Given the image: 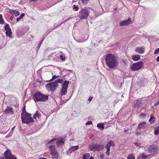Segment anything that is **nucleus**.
Listing matches in <instances>:
<instances>
[{
    "mask_svg": "<svg viewBox=\"0 0 159 159\" xmlns=\"http://www.w3.org/2000/svg\"><path fill=\"white\" fill-rule=\"evenodd\" d=\"M105 60L107 65L110 69L115 68L118 63L115 56L112 54L107 55L106 57Z\"/></svg>",
    "mask_w": 159,
    "mask_h": 159,
    "instance_id": "nucleus-1",
    "label": "nucleus"
},
{
    "mask_svg": "<svg viewBox=\"0 0 159 159\" xmlns=\"http://www.w3.org/2000/svg\"><path fill=\"white\" fill-rule=\"evenodd\" d=\"M56 140V138L53 139L48 143V149L50 152L51 154L52 155L53 159H57L58 158V153L56 151L55 146V142Z\"/></svg>",
    "mask_w": 159,
    "mask_h": 159,
    "instance_id": "nucleus-2",
    "label": "nucleus"
},
{
    "mask_svg": "<svg viewBox=\"0 0 159 159\" xmlns=\"http://www.w3.org/2000/svg\"><path fill=\"white\" fill-rule=\"evenodd\" d=\"M63 81L62 79H58L52 83H50L47 84L45 87L47 90L51 92L54 91L58 86V83H61Z\"/></svg>",
    "mask_w": 159,
    "mask_h": 159,
    "instance_id": "nucleus-3",
    "label": "nucleus"
},
{
    "mask_svg": "<svg viewBox=\"0 0 159 159\" xmlns=\"http://www.w3.org/2000/svg\"><path fill=\"white\" fill-rule=\"evenodd\" d=\"M34 101L36 102H45L48 99V96L38 92L33 96Z\"/></svg>",
    "mask_w": 159,
    "mask_h": 159,
    "instance_id": "nucleus-4",
    "label": "nucleus"
},
{
    "mask_svg": "<svg viewBox=\"0 0 159 159\" xmlns=\"http://www.w3.org/2000/svg\"><path fill=\"white\" fill-rule=\"evenodd\" d=\"M22 123L23 124H29L33 122V119L31 116V114L28 113L25 114L21 116Z\"/></svg>",
    "mask_w": 159,
    "mask_h": 159,
    "instance_id": "nucleus-5",
    "label": "nucleus"
},
{
    "mask_svg": "<svg viewBox=\"0 0 159 159\" xmlns=\"http://www.w3.org/2000/svg\"><path fill=\"white\" fill-rule=\"evenodd\" d=\"M89 12L87 9H82L79 12L78 16L81 20L86 19L89 15Z\"/></svg>",
    "mask_w": 159,
    "mask_h": 159,
    "instance_id": "nucleus-6",
    "label": "nucleus"
},
{
    "mask_svg": "<svg viewBox=\"0 0 159 159\" xmlns=\"http://www.w3.org/2000/svg\"><path fill=\"white\" fill-rule=\"evenodd\" d=\"M103 148L104 145L102 144L92 143L89 145V148L91 151H99L102 150Z\"/></svg>",
    "mask_w": 159,
    "mask_h": 159,
    "instance_id": "nucleus-7",
    "label": "nucleus"
},
{
    "mask_svg": "<svg viewBox=\"0 0 159 159\" xmlns=\"http://www.w3.org/2000/svg\"><path fill=\"white\" fill-rule=\"evenodd\" d=\"M69 81H64L61 85V96L66 94L67 93V89Z\"/></svg>",
    "mask_w": 159,
    "mask_h": 159,
    "instance_id": "nucleus-8",
    "label": "nucleus"
},
{
    "mask_svg": "<svg viewBox=\"0 0 159 159\" xmlns=\"http://www.w3.org/2000/svg\"><path fill=\"white\" fill-rule=\"evenodd\" d=\"M143 62L141 61L134 64L131 66V68L132 70L136 71L140 70L143 66Z\"/></svg>",
    "mask_w": 159,
    "mask_h": 159,
    "instance_id": "nucleus-9",
    "label": "nucleus"
},
{
    "mask_svg": "<svg viewBox=\"0 0 159 159\" xmlns=\"http://www.w3.org/2000/svg\"><path fill=\"white\" fill-rule=\"evenodd\" d=\"M5 159H16V157L11 154V152L9 150L6 151L4 153Z\"/></svg>",
    "mask_w": 159,
    "mask_h": 159,
    "instance_id": "nucleus-10",
    "label": "nucleus"
},
{
    "mask_svg": "<svg viewBox=\"0 0 159 159\" xmlns=\"http://www.w3.org/2000/svg\"><path fill=\"white\" fill-rule=\"evenodd\" d=\"M5 30L6 31V35L9 37H11L12 33L11 31V30L10 28L9 25L8 24L6 23L4 27Z\"/></svg>",
    "mask_w": 159,
    "mask_h": 159,
    "instance_id": "nucleus-11",
    "label": "nucleus"
},
{
    "mask_svg": "<svg viewBox=\"0 0 159 159\" xmlns=\"http://www.w3.org/2000/svg\"><path fill=\"white\" fill-rule=\"evenodd\" d=\"M148 150L149 153H153L157 152L158 147L155 145H151L148 148Z\"/></svg>",
    "mask_w": 159,
    "mask_h": 159,
    "instance_id": "nucleus-12",
    "label": "nucleus"
},
{
    "mask_svg": "<svg viewBox=\"0 0 159 159\" xmlns=\"http://www.w3.org/2000/svg\"><path fill=\"white\" fill-rule=\"evenodd\" d=\"M131 20L130 18H129L127 20L122 21L120 23V25L121 26H123L125 25H128L131 24Z\"/></svg>",
    "mask_w": 159,
    "mask_h": 159,
    "instance_id": "nucleus-13",
    "label": "nucleus"
},
{
    "mask_svg": "<svg viewBox=\"0 0 159 159\" xmlns=\"http://www.w3.org/2000/svg\"><path fill=\"white\" fill-rule=\"evenodd\" d=\"M145 48L143 47H137L135 50V51L137 53L139 54H143L145 51Z\"/></svg>",
    "mask_w": 159,
    "mask_h": 159,
    "instance_id": "nucleus-14",
    "label": "nucleus"
},
{
    "mask_svg": "<svg viewBox=\"0 0 159 159\" xmlns=\"http://www.w3.org/2000/svg\"><path fill=\"white\" fill-rule=\"evenodd\" d=\"M79 148V146L77 145L74 146L70 148L67 151V153L70 154L71 153L77 150Z\"/></svg>",
    "mask_w": 159,
    "mask_h": 159,
    "instance_id": "nucleus-15",
    "label": "nucleus"
},
{
    "mask_svg": "<svg viewBox=\"0 0 159 159\" xmlns=\"http://www.w3.org/2000/svg\"><path fill=\"white\" fill-rule=\"evenodd\" d=\"M5 112L6 114H12L13 113L12 108L10 106H8L5 109Z\"/></svg>",
    "mask_w": 159,
    "mask_h": 159,
    "instance_id": "nucleus-16",
    "label": "nucleus"
},
{
    "mask_svg": "<svg viewBox=\"0 0 159 159\" xmlns=\"http://www.w3.org/2000/svg\"><path fill=\"white\" fill-rule=\"evenodd\" d=\"M115 146V144L113 141H110L107 144L106 148L107 149H110L111 146L114 147Z\"/></svg>",
    "mask_w": 159,
    "mask_h": 159,
    "instance_id": "nucleus-17",
    "label": "nucleus"
},
{
    "mask_svg": "<svg viewBox=\"0 0 159 159\" xmlns=\"http://www.w3.org/2000/svg\"><path fill=\"white\" fill-rule=\"evenodd\" d=\"M41 116L40 113L39 112V111H37L34 114L33 118L35 120H37V119H39L40 117Z\"/></svg>",
    "mask_w": 159,
    "mask_h": 159,
    "instance_id": "nucleus-18",
    "label": "nucleus"
},
{
    "mask_svg": "<svg viewBox=\"0 0 159 159\" xmlns=\"http://www.w3.org/2000/svg\"><path fill=\"white\" fill-rule=\"evenodd\" d=\"M142 103L141 100L139 99L137 100V102L134 105V107H137L138 106L141 105Z\"/></svg>",
    "mask_w": 159,
    "mask_h": 159,
    "instance_id": "nucleus-19",
    "label": "nucleus"
},
{
    "mask_svg": "<svg viewBox=\"0 0 159 159\" xmlns=\"http://www.w3.org/2000/svg\"><path fill=\"white\" fill-rule=\"evenodd\" d=\"M132 58L134 61H137L140 59V57L138 55H134L132 56Z\"/></svg>",
    "mask_w": 159,
    "mask_h": 159,
    "instance_id": "nucleus-20",
    "label": "nucleus"
},
{
    "mask_svg": "<svg viewBox=\"0 0 159 159\" xmlns=\"http://www.w3.org/2000/svg\"><path fill=\"white\" fill-rule=\"evenodd\" d=\"M146 123L145 122H143L140 123L138 125V128L140 129L143 128V127H144L146 126Z\"/></svg>",
    "mask_w": 159,
    "mask_h": 159,
    "instance_id": "nucleus-21",
    "label": "nucleus"
},
{
    "mask_svg": "<svg viewBox=\"0 0 159 159\" xmlns=\"http://www.w3.org/2000/svg\"><path fill=\"white\" fill-rule=\"evenodd\" d=\"M154 133L156 135L159 134V125L155 128Z\"/></svg>",
    "mask_w": 159,
    "mask_h": 159,
    "instance_id": "nucleus-22",
    "label": "nucleus"
},
{
    "mask_svg": "<svg viewBox=\"0 0 159 159\" xmlns=\"http://www.w3.org/2000/svg\"><path fill=\"white\" fill-rule=\"evenodd\" d=\"M97 127L101 129H104V127L103 124L102 123H99L97 125Z\"/></svg>",
    "mask_w": 159,
    "mask_h": 159,
    "instance_id": "nucleus-23",
    "label": "nucleus"
},
{
    "mask_svg": "<svg viewBox=\"0 0 159 159\" xmlns=\"http://www.w3.org/2000/svg\"><path fill=\"white\" fill-rule=\"evenodd\" d=\"M56 143L58 146H61L64 144V142L62 140L57 141Z\"/></svg>",
    "mask_w": 159,
    "mask_h": 159,
    "instance_id": "nucleus-24",
    "label": "nucleus"
},
{
    "mask_svg": "<svg viewBox=\"0 0 159 159\" xmlns=\"http://www.w3.org/2000/svg\"><path fill=\"white\" fill-rule=\"evenodd\" d=\"M90 156V154L89 153H86L83 156V159H88Z\"/></svg>",
    "mask_w": 159,
    "mask_h": 159,
    "instance_id": "nucleus-25",
    "label": "nucleus"
},
{
    "mask_svg": "<svg viewBox=\"0 0 159 159\" xmlns=\"http://www.w3.org/2000/svg\"><path fill=\"white\" fill-rule=\"evenodd\" d=\"M149 121L150 122H151V124H153L154 123L155 121V118L154 116H152V115H151V116L149 119Z\"/></svg>",
    "mask_w": 159,
    "mask_h": 159,
    "instance_id": "nucleus-26",
    "label": "nucleus"
},
{
    "mask_svg": "<svg viewBox=\"0 0 159 159\" xmlns=\"http://www.w3.org/2000/svg\"><path fill=\"white\" fill-rule=\"evenodd\" d=\"M88 1L89 0H80L79 3H80V2L83 5H86L88 3Z\"/></svg>",
    "mask_w": 159,
    "mask_h": 159,
    "instance_id": "nucleus-27",
    "label": "nucleus"
},
{
    "mask_svg": "<svg viewBox=\"0 0 159 159\" xmlns=\"http://www.w3.org/2000/svg\"><path fill=\"white\" fill-rule=\"evenodd\" d=\"M149 156L148 155H147L145 154L144 153H143L142 155L141 159H146Z\"/></svg>",
    "mask_w": 159,
    "mask_h": 159,
    "instance_id": "nucleus-28",
    "label": "nucleus"
},
{
    "mask_svg": "<svg viewBox=\"0 0 159 159\" xmlns=\"http://www.w3.org/2000/svg\"><path fill=\"white\" fill-rule=\"evenodd\" d=\"M4 23V20L2 18V16L0 14V24H3Z\"/></svg>",
    "mask_w": 159,
    "mask_h": 159,
    "instance_id": "nucleus-29",
    "label": "nucleus"
},
{
    "mask_svg": "<svg viewBox=\"0 0 159 159\" xmlns=\"http://www.w3.org/2000/svg\"><path fill=\"white\" fill-rule=\"evenodd\" d=\"M25 113L27 114L28 113L26 112L25 110V106H24V107L22 109L21 116H22V115L25 114Z\"/></svg>",
    "mask_w": 159,
    "mask_h": 159,
    "instance_id": "nucleus-30",
    "label": "nucleus"
},
{
    "mask_svg": "<svg viewBox=\"0 0 159 159\" xmlns=\"http://www.w3.org/2000/svg\"><path fill=\"white\" fill-rule=\"evenodd\" d=\"M134 144L135 146H136L139 148H141L140 143H139L137 142H135L134 143Z\"/></svg>",
    "mask_w": 159,
    "mask_h": 159,
    "instance_id": "nucleus-31",
    "label": "nucleus"
},
{
    "mask_svg": "<svg viewBox=\"0 0 159 159\" xmlns=\"http://www.w3.org/2000/svg\"><path fill=\"white\" fill-rule=\"evenodd\" d=\"M127 159H135V158L133 155L130 154L129 155Z\"/></svg>",
    "mask_w": 159,
    "mask_h": 159,
    "instance_id": "nucleus-32",
    "label": "nucleus"
},
{
    "mask_svg": "<svg viewBox=\"0 0 159 159\" xmlns=\"http://www.w3.org/2000/svg\"><path fill=\"white\" fill-rule=\"evenodd\" d=\"M73 9H75V10L77 11H78L79 10L78 7H77L76 5H73Z\"/></svg>",
    "mask_w": 159,
    "mask_h": 159,
    "instance_id": "nucleus-33",
    "label": "nucleus"
},
{
    "mask_svg": "<svg viewBox=\"0 0 159 159\" xmlns=\"http://www.w3.org/2000/svg\"><path fill=\"white\" fill-rule=\"evenodd\" d=\"M59 76V75L58 76H56L55 75H54L53 76L52 79H50V80L48 81H50L52 80H54L55 79H56V78L58 77Z\"/></svg>",
    "mask_w": 159,
    "mask_h": 159,
    "instance_id": "nucleus-34",
    "label": "nucleus"
},
{
    "mask_svg": "<svg viewBox=\"0 0 159 159\" xmlns=\"http://www.w3.org/2000/svg\"><path fill=\"white\" fill-rule=\"evenodd\" d=\"M15 10H10L9 11V13L12 15H13V14H14Z\"/></svg>",
    "mask_w": 159,
    "mask_h": 159,
    "instance_id": "nucleus-35",
    "label": "nucleus"
},
{
    "mask_svg": "<svg viewBox=\"0 0 159 159\" xmlns=\"http://www.w3.org/2000/svg\"><path fill=\"white\" fill-rule=\"evenodd\" d=\"M14 14L16 16L20 14V12L18 11L15 10Z\"/></svg>",
    "mask_w": 159,
    "mask_h": 159,
    "instance_id": "nucleus-36",
    "label": "nucleus"
},
{
    "mask_svg": "<svg viewBox=\"0 0 159 159\" xmlns=\"http://www.w3.org/2000/svg\"><path fill=\"white\" fill-rule=\"evenodd\" d=\"M158 53H159V48L158 49H157L154 52V54H157Z\"/></svg>",
    "mask_w": 159,
    "mask_h": 159,
    "instance_id": "nucleus-37",
    "label": "nucleus"
},
{
    "mask_svg": "<svg viewBox=\"0 0 159 159\" xmlns=\"http://www.w3.org/2000/svg\"><path fill=\"white\" fill-rule=\"evenodd\" d=\"M60 59L62 60H64L65 59V57L62 55H61L60 56Z\"/></svg>",
    "mask_w": 159,
    "mask_h": 159,
    "instance_id": "nucleus-38",
    "label": "nucleus"
},
{
    "mask_svg": "<svg viewBox=\"0 0 159 159\" xmlns=\"http://www.w3.org/2000/svg\"><path fill=\"white\" fill-rule=\"evenodd\" d=\"M107 149V151L106 152V153L108 156H109L110 153V149Z\"/></svg>",
    "mask_w": 159,
    "mask_h": 159,
    "instance_id": "nucleus-39",
    "label": "nucleus"
},
{
    "mask_svg": "<svg viewBox=\"0 0 159 159\" xmlns=\"http://www.w3.org/2000/svg\"><path fill=\"white\" fill-rule=\"evenodd\" d=\"M92 124V123L91 121H89L86 123V125H91Z\"/></svg>",
    "mask_w": 159,
    "mask_h": 159,
    "instance_id": "nucleus-40",
    "label": "nucleus"
},
{
    "mask_svg": "<svg viewBox=\"0 0 159 159\" xmlns=\"http://www.w3.org/2000/svg\"><path fill=\"white\" fill-rule=\"evenodd\" d=\"M25 16V13H22L20 15V17L21 19L24 16Z\"/></svg>",
    "mask_w": 159,
    "mask_h": 159,
    "instance_id": "nucleus-41",
    "label": "nucleus"
},
{
    "mask_svg": "<svg viewBox=\"0 0 159 159\" xmlns=\"http://www.w3.org/2000/svg\"><path fill=\"white\" fill-rule=\"evenodd\" d=\"M146 116V115L144 113H141L140 114V116L141 117H145Z\"/></svg>",
    "mask_w": 159,
    "mask_h": 159,
    "instance_id": "nucleus-42",
    "label": "nucleus"
},
{
    "mask_svg": "<svg viewBox=\"0 0 159 159\" xmlns=\"http://www.w3.org/2000/svg\"><path fill=\"white\" fill-rule=\"evenodd\" d=\"M104 157V155L103 154H101L100 156V157L101 159H102Z\"/></svg>",
    "mask_w": 159,
    "mask_h": 159,
    "instance_id": "nucleus-43",
    "label": "nucleus"
},
{
    "mask_svg": "<svg viewBox=\"0 0 159 159\" xmlns=\"http://www.w3.org/2000/svg\"><path fill=\"white\" fill-rule=\"evenodd\" d=\"M93 98L92 97H90L88 99V101H89V102H90V101H91L92 99Z\"/></svg>",
    "mask_w": 159,
    "mask_h": 159,
    "instance_id": "nucleus-44",
    "label": "nucleus"
},
{
    "mask_svg": "<svg viewBox=\"0 0 159 159\" xmlns=\"http://www.w3.org/2000/svg\"><path fill=\"white\" fill-rule=\"evenodd\" d=\"M43 39H44V38L42 40L41 42L40 43L39 45V47L40 46L42 43V42L43 41Z\"/></svg>",
    "mask_w": 159,
    "mask_h": 159,
    "instance_id": "nucleus-45",
    "label": "nucleus"
},
{
    "mask_svg": "<svg viewBox=\"0 0 159 159\" xmlns=\"http://www.w3.org/2000/svg\"><path fill=\"white\" fill-rule=\"evenodd\" d=\"M21 19L20 17H18V18H17V19H16V21L17 22H18Z\"/></svg>",
    "mask_w": 159,
    "mask_h": 159,
    "instance_id": "nucleus-46",
    "label": "nucleus"
},
{
    "mask_svg": "<svg viewBox=\"0 0 159 159\" xmlns=\"http://www.w3.org/2000/svg\"><path fill=\"white\" fill-rule=\"evenodd\" d=\"M13 15H12L11 16L10 19V20H13Z\"/></svg>",
    "mask_w": 159,
    "mask_h": 159,
    "instance_id": "nucleus-47",
    "label": "nucleus"
},
{
    "mask_svg": "<svg viewBox=\"0 0 159 159\" xmlns=\"http://www.w3.org/2000/svg\"><path fill=\"white\" fill-rule=\"evenodd\" d=\"M15 128V126L13 127L11 129V130L10 131V132L11 134H12L13 133V132L11 130Z\"/></svg>",
    "mask_w": 159,
    "mask_h": 159,
    "instance_id": "nucleus-48",
    "label": "nucleus"
},
{
    "mask_svg": "<svg viewBox=\"0 0 159 159\" xmlns=\"http://www.w3.org/2000/svg\"><path fill=\"white\" fill-rule=\"evenodd\" d=\"M157 62H159V56H158L157 58Z\"/></svg>",
    "mask_w": 159,
    "mask_h": 159,
    "instance_id": "nucleus-49",
    "label": "nucleus"
},
{
    "mask_svg": "<svg viewBox=\"0 0 159 159\" xmlns=\"http://www.w3.org/2000/svg\"><path fill=\"white\" fill-rule=\"evenodd\" d=\"M136 135L137 136L139 135V134H141V133L140 132H136Z\"/></svg>",
    "mask_w": 159,
    "mask_h": 159,
    "instance_id": "nucleus-50",
    "label": "nucleus"
},
{
    "mask_svg": "<svg viewBox=\"0 0 159 159\" xmlns=\"http://www.w3.org/2000/svg\"><path fill=\"white\" fill-rule=\"evenodd\" d=\"M159 102L158 101V102H157V103H156L155 104V106H157V105H158V104H159Z\"/></svg>",
    "mask_w": 159,
    "mask_h": 159,
    "instance_id": "nucleus-51",
    "label": "nucleus"
},
{
    "mask_svg": "<svg viewBox=\"0 0 159 159\" xmlns=\"http://www.w3.org/2000/svg\"><path fill=\"white\" fill-rule=\"evenodd\" d=\"M29 0L30 1L32 2H33V1H34H34H37V0Z\"/></svg>",
    "mask_w": 159,
    "mask_h": 159,
    "instance_id": "nucleus-52",
    "label": "nucleus"
},
{
    "mask_svg": "<svg viewBox=\"0 0 159 159\" xmlns=\"http://www.w3.org/2000/svg\"><path fill=\"white\" fill-rule=\"evenodd\" d=\"M128 130H129V129H125L124 132L125 133L126 132H127L128 131Z\"/></svg>",
    "mask_w": 159,
    "mask_h": 159,
    "instance_id": "nucleus-53",
    "label": "nucleus"
},
{
    "mask_svg": "<svg viewBox=\"0 0 159 159\" xmlns=\"http://www.w3.org/2000/svg\"><path fill=\"white\" fill-rule=\"evenodd\" d=\"M39 159H47L46 158H43V157H40Z\"/></svg>",
    "mask_w": 159,
    "mask_h": 159,
    "instance_id": "nucleus-54",
    "label": "nucleus"
},
{
    "mask_svg": "<svg viewBox=\"0 0 159 159\" xmlns=\"http://www.w3.org/2000/svg\"><path fill=\"white\" fill-rule=\"evenodd\" d=\"M89 159H94L92 157H90Z\"/></svg>",
    "mask_w": 159,
    "mask_h": 159,
    "instance_id": "nucleus-55",
    "label": "nucleus"
},
{
    "mask_svg": "<svg viewBox=\"0 0 159 159\" xmlns=\"http://www.w3.org/2000/svg\"><path fill=\"white\" fill-rule=\"evenodd\" d=\"M69 71L70 72H71L72 71V70H69Z\"/></svg>",
    "mask_w": 159,
    "mask_h": 159,
    "instance_id": "nucleus-56",
    "label": "nucleus"
},
{
    "mask_svg": "<svg viewBox=\"0 0 159 159\" xmlns=\"http://www.w3.org/2000/svg\"><path fill=\"white\" fill-rule=\"evenodd\" d=\"M0 159H4V158H0Z\"/></svg>",
    "mask_w": 159,
    "mask_h": 159,
    "instance_id": "nucleus-57",
    "label": "nucleus"
},
{
    "mask_svg": "<svg viewBox=\"0 0 159 159\" xmlns=\"http://www.w3.org/2000/svg\"><path fill=\"white\" fill-rule=\"evenodd\" d=\"M67 101V100H66V101H65V102H66Z\"/></svg>",
    "mask_w": 159,
    "mask_h": 159,
    "instance_id": "nucleus-58",
    "label": "nucleus"
},
{
    "mask_svg": "<svg viewBox=\"0 0 159 159\" xmlns=\"http://www.w3.org/2000/svg\"><path fill=\"white\" fill-rule=\"evenodd\" d=\"M138 129H137L136 130H137V131H138Z\"/></svg>",
    "mask_w": 159,
    "mask_h": 159,
    "instance_id": "nucleus-59",
    "label": "nucleus"
},
{
    "mask_svg": "<svg viewBox=\"0 0 159 159\" xmlns=\"http://www.w3.org/2000/svg\"><path fill=\"white\" fill-rule=\"evenodd\" d=\"M78 42H81V41H78Z\"/></svg>",
    "mask_w": 159,
    "mask_h": 159,
    "instance_id": "nucleus-60",
    "label": "nucleus"
}]
</instances>
